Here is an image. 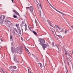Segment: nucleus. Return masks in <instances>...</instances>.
Segmentation results:
<instances>
[{"instance_id":"obj_1","label":"nucleus","mask_w":73,"mask_h":73,"mask_svg":"<svg viewBox=\"0 0 73 73\" xmlns=\"http://www.w3.org/2000/svg\"><path fill=\"white\" fill-rule=\"evenodd\" d=\"M11 49L12 53H14V52H15L16 53H17V54L18 53H19V50H16V49H14L13 47H11Z\"/></svg>"},{"instance_id":"obj_2","label":"nucleus","mask_w":73,"mask_h":73,"mask_svg":"<svg viewBox=\"0 0 73 73\" xmlns=\"http://www.w3.org/2000/svg\"><path fill=\"white\" fill-rule=\"evenodd\" d=\"M40 44L41 45H42V46L43 49L44 50H45V48H46L47 46H47L45 44H43L41 43H40Z\"/></svg>"},{"instance_id":"obj_3","label":"nucleus","mask_w":73,"mask_h":73,"mask_svg":"<svg viewBox=\"0 0 73 73\" xmlns=\"http://www.w3.org/2000/svg\"><path fill=\"white\" fill-rule=\"evenodd\" d=\"M43 40H42V39H41L40 40L39 42H40V43H41V44H45V41L44 39H42Z\"/></svg>"},{"instance_id":"obj_4","label":"nucleus","mask_w":73,"mask_h":73,"mask_svg":"<svg viewBox=\"0 0 73 73\" xmlns=\"http://www.w3.org/2000/svg\"><path fill=\"white\" fill-rule=\"evenodd\" d=\"M54 9H55V11H57L59 13H60L61 14H62V15H65V14L64 13L59 11V10L57 9H56L55 8H54Z\"/></svg>"},{"instance_id":"obj_5","label":"nucleus","mask_w":73,"mask_h":73,"mask_svg":"<svg viewBox=\"0 0 73 73\" xmlns=\"http://www.w3.org/2000/svg\"><path fill=\"white\" fill-rule=\"evenodd\" d=\"M40 16H41V17H42V18L44 17V14L41 13V10H40Z\"/></svg>"},{"instance_id":"obj_6","label":"nucleus","mask_w":73,"mask_h":73,"mask_svg":"<svg viewBox=\"0 0 73 73\" xmlns=\"http://www.w3.org/2000/svg\"><path fill=\"white\" fill-rule=\"evenodd\" d=\"M15 31H16L17 33H18V31H17V29L15 28H14L13 32L14 34H16V33Z\"/></svg>"},{"instance_id":"obj_7","label":"nucleus","mask_w":73,"mask_h":73,"mask_svg":"<svg viewBox=\"0 0 73 73\" xmlns=\"http://www.w3.org/2000/svg\"><path fill=\"white\" fill-rule=\"evenodd\" d=\"M13 60L14 61H15V62H16L17 63H18V62H19V61H17V60L16 58V57L15 56L14 57Z\"/></svg>"},{"instance_id":"obj_8","label":"nucleus","mask_w":73,"mask_h":73,"mask_svg":"<svg viewBox=\"0 0 73 73\" xmlns=\"http://www.w3.org/2000/svg\"><path fill=\"white\" fill-rule=\"evenodd\" d=\"M29 8L30 11L31 12H33V6H31Z\"/></svg>"},{"instance_id":"obj_9","label":"nucleus","mask_w":73,"mask_h":73,"mask_svg":"<svg viewBox=\"0 0 73 73\" xmlns=\"http://www.w3.org/2000/svg\"><path fill=\"white\" fill-rule=\"evenodd\" d=\"M6 23H7V24H10L11 23V22L9 20L6 21Z\"/></svg>"},{"instance_id":"obj_10","label":"nucleus","mask_w":73,"mask_h":73,"mask_svg":"<svg viewBox=\"0 0 73 73\" xmlns=\"http://www.w3.org/2000/svg\"><path fill=\"white\" fill-rule=\"evenodd\" d=\"M25 50H26V51L28 53V54H29V50H28V49H27L26 48V47H25Z\"/></svg>"},{"instance_id":"obj_11","label":"nucleus","mask_w":73,"mask_h":73,"mask_svg":"<svg viewBox=\"0 0 73 73\" xmlns=\"http://www.w3.org/2000/svg\"><path fill=\"white\" fill-rule=\"evenodd\" d=\"M23 25L25 27V31H27V25L26 24H25V25Z\"/></svg>"},{"instance_id":"obj_12","label":"nucleus","mask_w":73,"mask_h":73,"mask_svg":"<svg viewBox=\"0 0 73 73\" xmlns=\"http://www.w3.org/2000/svg\"><path fill=\"white\" fill-rule=\"evenodd\" d=\"M56 27H57L58 29L60 30V31L61 30V28H60L58 26H56Z\"/></svg>"},{"instance_id":"obj_13","label":"nucleus","mask_w":73,"mask_h":73,"mask_svg":"<svg viewBox=\"0 0 73 73\" xmlns=\"http://www.w3.org/2000/svg\"><path fill=\"white\" fill-rule=\"evenodd\" d=\"M48 4H49V5H50V6H51V7H52V8H53V6H52V5H51V4H50V3H49V1H48V0H47Z\"/></svg>"},{"instance_id":"obj_14","label":"nucleus","mask_w":73,"mask_h":73,"mask_svg":"<svg viewBox=\"0 0 73 73\" xmlns=\"http://www.w3.org/2000/svg\"><path fill=\"white\" fill-rule=\"evenodd\" d=\"M48 23V24L50 25L51 27H53V26H52V25H51V23H50V21H49Z\"/></svg>"},{"instance_id":"obj_15","label":"nucleus","mask_w":73,"mask_h":73,"mask_svg":"<svg viewBox=\"0 0 73 73\" xmlns=\"http://www.w3.org/2000/svg\"><path fill=\"white\" fill-rule=\"evenodd\" d=\"M33 33L34 34V35H37V33H36V32L35 31H33Z\"/></svg>"},{"instance_id":"obj_16","label":"nucleus","mask_w":73,"mask_h":73,"mask_svg":"<svg viewBox=\"0 0 73 73\" xmlns=\"http://www.w3.org/2000/svg\"><path fill=\"white\" fill-rule=\"evenodd\" d=\"M38 64H40V68H42V64L40 63H39Z\"/></svg>"},{"instance_id":"obj_17","label":"nucleus","mask_w":73,"mask_h":73,"mask_svg":"<svg viewBox=\"0 0 73 73\" xmlns=\"http://www.w3.org/2000/svg\"><path fill=\"white\" fill-rule=\"evenodd\" d=\"M64 33L65 34H66V33H68V31L67 30H65L64 31Z\"/></svg>"},{"instance_id":"obj_18","label":"nucleus","mask_w":73,"mask_h":73,"mask_svg":"<svg viewBox=\"0 0 73 73\" xmlns=\"http://www.w3.org/2000/svg\"><path fill=\"white\" fill-rule=\"evenodd\" d=\"M25 24V23H24V22L23 21H22V23L21 24L22 25H24V24Z\"/></svg>"},{"instance_id":"obj_19","label":"nucleus","mask_w":73,"mask_h":73,"mask_svg":"<svg viewBox=\"0 0 73 73\" xmlns=\"http://www.w3.org/2000/svg\"><path fill=\"white\" fill-rule=\"evenodd\" d=\"M15 13L16 14V15H18V16H20V14H19L17 12V11H16V12H15Z\"/></svg>"},{"instance_id":"obj_20","label":"nucleus","mask_w":73,"mask_h":73,"mask_svg":"<svg viewBox=\"0 0 73 73\" xmlns=\"http://www.w3.org/2000/svg\"><path fill=\"white\" fill-rule=\"evenodd\" d=\"M50 31H51L52 33H53V34L55 36V35H54V31H53V30H50Z\"/></svg>"},{"instance_id":"obj_21","label":"nucleus","mask_w":73,"mask_h":73,"mask_svg":"<svg viewBox=\"0 0 73 73\" xmlns=\"http://www.w3.org/2000/svg\"><path fill=\"white\" fill-rule=\"evenodd\" d=\"M64 30L63 29H62V30H61L60 31V32H64Z\"/></svg>"},{"instance_id":"obj_22","label":"nucleus","mask_w":73,"mask_h":73,"mask_svg":"<svg viewBox=\"0 0 73 73\" xmlns=\"http://www.w3.org/2000/svg\"><path fill=\"white\" fill-rule=\"evenodd\" d=\"M13 17H14V18H17V16H16L15 15H13Z\"/></svg>"},{"instance_id":"obj_23","label":"nucleus","mask_w":73,"mask_h":73,"mask_svg":"<svg viewBox=\"0 0 73 73\" xmlns=\"http://www.w3.org/2000/svg\"><path fill=\"white\" fill-rule=\"evenodd\" d=\"M19 33L20 35L21 34V30H19Z\"/></svg>"},{"instance_id":"obj_24","label":"nucleus","mask_w":73,"mask_h":73,"mask_svg":"<svg viewBox=\"0 0 73 73\" xmlns=\"http://www.w3.org/2000/svg\"><path fill=\"white\" fill-rule=\"evenodd\" d=\"M13 68L14 69H16V68H17V67H16V66H14Z\"/></svg>"},{"instance_id":"obj_25","label":"nucleus","mask_w":73,"mask_h":73,"mask_svg":"<svg viewBox=\"0 0 73 73\" xmlns=\"http://www.w3.org/2000/svg\"><path fill=\"white\" fill-rule=\"evenodd\" d=\"M38 4L39 6L40 7V8H41V4H40H40L38 3Z\"/></svg>"},{"instance_id":"obj_26","label":"nucleus","mask_w":73,"mask_h":73,"mask_svg":"<svg viewBox=\"0 0 73 73\" xmlns=\"http://www.w3.org/2000/svg\"><path fill=\"white\" fill-rule=\"evenodd\" d=\"M26 8H26V9H30V7H26Z\"/></svg>"},{"instance_id":"obj_27","label":"nucleus","mask_w":73,"mask_h":73,"mask_svg":"<svg viewBox=\"0 0 73 73\" xmlns=\"http://www.w3.org/2000/svg\"><path fill=\"white\" fill-rule=\"evenodd\" d=\"M58 37H60V38H62V36H61L59 35H58Z\"/></svg>"},{"instance_id":"obj_28","label":"nucleus","mask_w":73,"mask_h":73,"mask_svg":"<svg viewBox=\"0 0 73 73\" xmlns=\"http://www.w3.org/2000/svg\"><path fill=\"white\" fill-rule=\"evenodd\" d=\"M35 22L36 25H37V21H36V20L35 21Z\"/></svg>"},{"instance_id":"obj_29","label":"nucleus","mask_w":73,"mask_h":73,"mask_svg":"<svg viewBox=\"0 0 73 73\" xmlns=\"http://www.w3.org/2000/svg\"><path fill=\"white\" fill-rule=\"evenodd\" d=\"M9 68L10 70H11V69H12V66H11L10 67H9Z\"/></svg>"},{"instance_id":"obj_30","label":"nucleus","mask_w":73,"mask_h":73,"mask_svg":"<svg viewBox=\"0 0 73 73\" xmlns=\"http://www.w3.org/2000/svg\"><path fill=\"white\" fill-rule=\"evenodd\" d=\"M3 20H4V19H5V16L4 15L3 16Z\"/></svg>"},{"instance_id":"obj_31","label":"nucleus","mask_w":73,"mask_h":73,"mask_svg":"<svg viewBox=\"0 0 73 73\" xmlns=\"http://www.w3.org/2000/svg\"><path fill=\"white\" fill-rule=\"evenodd\" d=\"M65 54H66V55H67V54L68 53V52L66 51L65 52Z\"/></svg>"},{"instance_id":"obj_32","label":"nucleus","mask_w":73,"mask_h":73,"mask_svg":"<svg viewBox=\"0 0 73 73\" xmlns=\"http://www.w3.org/2000/svg\"><path fill=\"white\" fill-rule=\"evenodd\" d=\"M21 38L22 41H23V40H24V39H23V38H22V37H21Z\"/></svg>"},{"instance_id":"obj_33","label":"nucleus","mask_w":73,"mask_h":73,"mask_svg":"<svg viewBox=\"0 0 73 73\" xmlns=\"http://www.w3.org/2000/svg\"><path fill=\"white\" fill-rule=\"evenodd\" d=\"M55 46H56V47H57V48H58V49H59L58 48V46L57 45V44H56L55 45Z\"/></svg>"},{"instance_id":"obj_34","label":"nucleus","mask_w":73,"mask_h":73,"mask_svg":"<svg viewBox=\"0 0 73 73\" xmlns=\"http://www.w3.org/2000/svg\"><path fill=\"white\" fill-rule=\"evenodd\" d=\"M13 12H14L16 13V11H15V10H13Z\"/></svg>"},{"instance_id":"obj_35","label":"nucleus","mask_w":73,"mask_h":73,"mask_svg":"<svg viewBox=\"0 0 73 73\" xmlns=\"http://www.w3.org/2000/svg\"><path fill=\"white\" fill-rule=\"evenodd\" d=\"M10 39H12V35L10 36Z\"/></svg>"},{"instance_id":"obj_36","label":"nucleus","mask_w":73,"mask_h":73,"mask_svg":"<svg viewBox=\"0 0 73 73\" xmlns=\"http://www.w3.org/2000/svg\"><path fill=\"white\" fill-rule=\"evenodd\" d=\"M0 18L2 20H3V19L2 18V17H1Z\"/></svg>"},{"instance_id":"obj_37","label":"nucleus","mask_w":73,"mask_h":73,"mask_svg":"<svg viewBox=\"0 0 73 73\" xmlns=\"http://www.w3.org/2000/svg\"><path fill=\"white\" fill-rule=\"evenodd\" d=\"M37 7H38V9H39V8L38 7V4H37Z\"/></svg>"},{"instance_id":"obj_38","label":"nucleus","mask_w":73,"mask_h":73,"mask_svg":"<svg viewBox=\"0 0 73 73\" xmlns=\"http://www.w3.org/2000/svg\"><path fill=\"white\" fill-rule=\"evenodd\" d=\"M67 63L68 64V65H69V62H67Z\"/></svg>"},{"instance_id":"obj_39","label":"nucleus","mask_w":73,"mask_h":73,"mask_svg":"<svg viewBox=\"0 0 73 73\" xmlns=\"http://www.w3.org/2000/svg\"><path fill=\"white\" fill-rule=\"evenodd\" d=\"M71 27L73 29V26H71Z\"/></svg>"},{"instance_id":"obj_40","label":"nucleus","mask_w":73,"mask_h":73,"mask_svg":"<svg viewBox=\"0 0 73 73\" xmlns=\"http://www.w3.org/2000/svg\"><path fill=\"white\" fill-rule=\"evenodd\" d=\"M11 0L12 2L13 3V0Z\"/></svg>"},{"instance_id":"obj_41","label":"nucleus","mask_w":73,"mask_h":73,"mask_svg":"<svg viewBox=\"0 0 73 73\" xmlns=\"http://www.w3.org/2000/svg\"><path fill=\"white\" fill-rule=\"evenodd\" d=\"M66 71H67V72H68V69H66Z\"/></svg>"},{"instance_id":"obj_42","label":"nucleus","mask_w":73,"mask_h":73,"mask_svg":"<svg viewBox=\"0 0 73 73\" xmlns=\"http://www.w3.org/2000/svg\"><path fill=\"white\" fill-rule=\"evenodd\" d=\"M72 54H73V50H72Z\"/></svg>"},{"instance_id":"obj_43","label":"nucleus","mask_w":73,"mask_h":73,"mask_svg":"<svg viewBox=\"0 0 73 73\" xmlns=\"http://www.w3.org/2000/svg\"><path fill=\"white\" fill-rule=\"evenodd\" d=\"M31 28H29V30H30V31H31Z\"/></svg>"},{"instance_id":"obj_44","label":"nucleus","mask_w":73,"mask_h":73,"mask_svg":"<svg viewBox=\"0 0 73 73\" xmlns=\"http://www.w3.org/2000/svg\"><path fill=\"white\" fill-rule=\"evenodd\" d=\"M52 44H53V45H54V43H52Z\"/></svg>"},{"instance_id":"obj_45","label":"nucleus","mask_w":73,"mask_h":73,"mask_svg":"<svg viewBox=\"0 0 73 73\" xmlns=\"http://www.w3.org/2000/svg\"><path fill=\"white\" fill-rule=\"evenodd\" d=\"M16 25L17 27V24H16Z\"/></svg>"},{"instance_id":"obj_46","label":"nucleus","mask_w":73,"mask_h":73,"mask_svg":"<svg viewBox=\"0 0 73 73\" xmlns=\"http://www.w3.org/2000/svg\"><path fill=\"white\" fill-rule=\"evenodd\" d=\"M3 72L4 73H5V72Z\"/></svg>"},{"instance_id":"obj_47","label":"nucleus","mask_w":73,"mask_h":73,"mask_svg":"<svg viewBox=\"0 0 73 73\" xmlns=\"http://www.w3.org/2000/svg\"><path fill=\"white\" fill-rule=\"evenodd\" d=\"M28 27H29V28H29V26H28Z\"/></svg>"},{"instance_id":"obj_48","label":"nucleus","mask_w":73,"mask_h":73,"mask_svg":"<svg viewBox=\"0 0 73 73\" xmlns=\"http://www.w3.org/2000/svg\"><path fill=\"white\" fill-rule=\"evenodd\" d=\"M19 25V24H18V25Z\"/></svg>"},{"instance_id":"obj_49","label":"nucleus","mask_w":73,"mask_h":73,"mask_svg":"<svg viewBox=\"0 0 73 73\" xmlns=\"http://www.w3.org/2000/svg\"><path fill=\"white\" fill-rule=\"evenodd\" d=\"M70 61H71L70 60Z\"/></svg>"},{"instance_id":"obj_50","label":"nucleus","mask_w":73,"mask_h":73,"mask_svg":"<svg viewBox=\"0 0 73 73\" xmlns=\"http://www.w3.org/2000/svg\"><path fill=\"white\" fill-rule=\"evenodd\" d=\"M2 70V71H3Z\"/></svg>"}]
</instances>
